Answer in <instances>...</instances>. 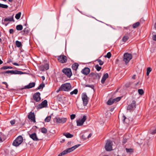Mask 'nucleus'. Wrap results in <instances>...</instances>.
Returning a JSON list of instances; mask_svg holds the SVG:
<instances>
[{
  "mask_svg": "<svg viewBox=\"0 0 156 156\" xmlns=\"http://www.w3.org/2000/svg\"><path fill=\"white\" fill-rule=\"evenodd\" d=\"M80 145V144H76L71 147L67 148L61 153H60L58 155V156H62L68 153H69L75 150Z\"/></svg>",
  "mask_w": 156,
  "mask_h": 156,
  "instance_id": "nucleus-1",
  "label": "nucleus"
},
{
  "mask_svg": "<svg viewBox=\"0 0 156 156\" xmlns=\"http://www.w3.org/2000/svg\"><path fill=\"white\" fill-rule=\"evenodd\" d=\"M1 73L4 74V75L7 76L8 75L7 74L10 73L11 74H23L26 73L23 72L21 71L18 70H8L5 71L4 72H2Z\"/></svg>",
  "mask_w": 156,
  "mask_h": 156,
  "instance_id": "nucleus-2",
  "label": "nucleus"
},
{
  "mask_svg": "<svg viewBox=\"0 0 156 156\" xmlns=\"http://www.w3.org/2000/svg\"><path fill=\"white\" fill-rule=\"evenodd\" d=\"M132 58L133 56L131 54L128 53H125L124 54L123 60L125 63L127 64L132 59Z\"/></svg>",
  "mask_w": 156,
  "mask_h": 156,
  "instance_id": "nucleus-3",
  "label": "nucleus"
},
{
  "mask_svg": "<svg viewBox=\"0 0 156 156\" xmlns=\"http://www.w3.org/2000/svg\"><path fill=\"white\" fill-rule=\"evenodd\" d=\"M23 141V138L21 136H18L13 142L12 145L16 147L19 146Z\"/></svg>",
  "mask_w": 156,
  "mask_h": 156,
  "instance_id": "nucleus-4",
  "label": "nucleus"
},
{
  "mask_svg": "<svg viewBox=\"0 0 156 156\" xmlns=\"http://www.w3.org/2000/svg\"><path fill=\"white\" fill-rule=\"evenodd\" d=\"M71 88V86L69 83H65L62 84L61 86V88L62 89V90L68 91H70Z\"/></svg>",
  "mask_w": 156,
  "mask_h": 156,
  "instance_id": "nucleus-5",
  "label": "nucleus"
},
{
  "mask_svg": "<svg viewBox=\"0 0 156 156\" xmlns=\"http://www.w3.org/2000/svg\"><path fill=\"white\" fill-rule=\"evenodd\" d=\"M112 142L110 140H107L105 145V149L107 151H110L112 150Z\"/></svg>",
  "mask_w": 156,
  "mask_h": 156,
  "instance_id": "nucleus-6",
  "label": "nucleus"
},
{
  "mask_svg": "<svg viewBox=\"0 0 156 156\" xmlns=\"http://www.w3.org/2000/svg\"><path fill=\"white\" fill-rule=\"evenodd\" d=\"M62 72L69 78H70L72 75L71 70L70 68H64L62 69Z\"/></svg>",
  "mask_w": 156,
  "mask_h": 156,
  "instance_id": "nucleus-7",
  "label": "nucleus"
},
{
  "mask_svg": "<svg viewBox=\"0 0 156 156\" xmlns=\"http://www.w3.org/2000/svg\"><path fill=\"white\" fill-rule=\"evenodd\" d=\"M57 58L59 62L62 63H66L67 59V57L64 55L58 56Z\"/></svg>",
  "mask_w": 156,
  "mask_h": 156,
  "instance_id": "nucleus-8",
  "label": "nucleus"
},
{
  "mask_svg": "<svg viewBox=\"0 0 156 156\" xmlns=\"http://www.w3.org/2000/svg\"><path fill=\"white\" fill-rule=\"evenodd\" d=\"M55 121L57 123H64L67 121V118H61L56 117L55 119Z\"/></svg>",
  "mask_w": 156,
  "mask_h": 156,
  "instance_id": "nucleus-9",
  "label": "nucleus"
},
{
  "mask_svg": "<svg viewBox=\"0 0 156 156\" xmlns=\"http://www.w3.org/2000/svg\"><path fill=\"white\" fill-rule=\"evenodd\" d=\"M81 97L83 105L84 106H86L88 102L87 97L86 93H83L82 94Z\"/></svg>",
  "mask_w": 156,
  "mask_h": 156,
  "instance_id": "nucleus-10",
  "label": "nucleus"
},
{
  "mask_svg": "<svg viewBox=\"0 0 156 156\" xmlns=\"http://www.w3.org/2000/svg\"><path fill=\"white\" fill-rule=\"evenodd\" d=\"M86 120V116L83 115V118L81 119H79L76 121L77 126H80L83 125Z\"/></svg>",
  "mask_w": 156,
  "mask_h": 156,
  "instance_id": "nucleus-11",
  "label": "nucleus"
},
{
  "mask_svg": "<svg viewBox=\"0 0 156 156\" xmlns=\"http://www.w3.org/2000/svg\"><path fill=\"white\" fill-rule=\"evenodd\" d=\"M28 119L30 120V121L33 122H35V117L34 112H30L28 115Z\"/></svg>",
  "mask_w": 156,
  "mask_h": 156,
  "instance_id": "nucleus-12",
  "label": "nucleus"
},
{
  "mask_svg": "<svg viewBox=\"0 0 156 156\" xmlns=\"http://www.w3.org/2000/svg\"><path fill=\"white\" fill-rule=\"evenodd\" d=\"M40 94V93L38 92L34 94L33 98L36 101L38 102L41 100Z\"/></svg>",
  "mask_w": 156,
  "mask_h": 156,
  "instance_id": "nucleus-13",
  "label": "nucleus"
},
{
  "mask_svg": "<svg viewBox=\"0 0 156 156\" xmlns=\"http://www.w3.org/2000/svg\"><path fill=\"white\" fill-rule=\"evenodd\" d=\"M136 101H133L132 103L129 105L127 108V110H130L135 108Z\"/></svg>",
  "mask_w": 156,
  "mask_h": 156,
  "instance_id": "nucleus-14",
  "label": "nucleus"
},
{
  "mask_svg": "<svg viewBox=\"0 0 156 156\" xmlns=\"http://www.w3.org/2000/svg\"><path fill=\"white\" fill-rule=\"evenodd\" d=\"M30 137L33 140L35 141H37L39 140V139L37 138V134L35 133H33L29 135Z\"/></svg>",
  "mask_w": 156,
  "mask_h": 156,
  "instance_id": "nucleus-15",
  "label": "nucleus"
},
{
  "mask_svg": "<svg viewBox=\"0 0 156 156\" xmlns=\"http://www.w3.org/2000/svg\"><path fill=\"white\" fill-rule=\"evenodd\" d=\"M90 72V69L87 67H85L81 71V73L85 75H87Z\"/></svg>",
  "mask_w": 156,
  "mask_h": 156,
  "instance_id": "nucleus-16",
  "label": "nucleus"
},
{
  "mask_svg": "<svg viewBox=\"0 0 156 156\" xmlns=\"http://www.w3.org/2000/svg\"><path fill=\"white\" fill-rule=\"evenodd\" d=\"M48 105V102L46 100H44L39 105L40 108L47 107Z\"/></svg>",
  "mask_w": 156,
  "mask_h": 156,
  "instance_id": "nucleus-17",
  "label": "nucleus"
},
{
  "mask_svg": "<svg viewBox=\"0 0 156 156\" xmlns=\"http://www.w3.org/2000/svg\"><path fill=\"white\" fill-rule=\"evenodd\" d=\"M35 85V83L34 82L30 83L29 84L25 86L24 88H22V89H30V88H32L34 87Z\"/></svg>",
  "mask_w": 156,
  "mask_h": 156,
  "instance_id": "nucleus-18",
  "label": "nucleus"
},
{
  "mask_svg": "<svg viewBox=\"0 0 156 156\" xmlns=\"http://www.w3.org/2000/svg\"><path fill=\"white\" fill-rule=\"evenodd\" d=\"M108 73H106L103 76L101 80V82L102 83H104L105 82L107 78H108Z\"/></svg>",
  "mask_w": 156,
  "mask_h": 156,
  "instance_id": "nucleus-19",
  "label": "nucleus"
},
{
  "mask_svg": "<svg viewBox=\"0 0 156 156\" xmlns=\"http://www.w3.org/2000/svg\"><path fill=\"white\" fill-rule=\"evenodd\" d=\"M13 15L11 17H8L6 18L5 19L4 21H13V22H14V20L13 19Z\"/></svg>",
  "mask_w": 156,
  "mask_h": 156,
  "instance_id": "nucleus-20",
  "label": "nucleus"
},
{
  "mask_svg": "<svg viewBox=\"0 0 156 156\" xmlns=\"http://www.w3.org/2000/svg\"><path fill=\"white\" fill-rule=\"evenodd\" d=\"M79 66V64L77 63H75L72 65V68L73 70H76Z\"/></svg>",
  "mask_w": 156,
  "mask_h": 156,
  "instance_id": "nucleus-21",
  "label": "nucleus"
},
{
  "mask_svg": "<svg viewBox=\"0 0 156 156\" xmlns=\"http://www.w3.org/2000/svg\"><path fill=\"white\" fill-rule=\"evenodd\" d=\"M114 102H115V101L114 99L110 98L107 101V103L108 105H111Z\"/></svg>",
  "mask_w": 156,
  "mask_h": 156,
  "instance_id": "nucleus-22",
  "label": "nucleus"
},
{
  "mask_svg": "<svg viewBox=\"0 0 156 156\" xmlns=\"http://www.w3.org/2000/svg\"><path fill=\"white\" fill-rule=\"evenodd\" d=\"M63 135L65 136L67 138H70L73 137V135L69 133H64Z\"/></svg>",
  "mask_w": 156,
  "mask_h": 156,
  "instance_id": "nucleus-23",
  "label": "nucleus"
},
{
  "mask_svg": "<svg viewBox=\"0 0 156 156\" xmlns=\"http://www.w3.org/2000/svg\"><path fill=\"white\" fill-rule=\"evenodd\" d=\"M149 132L152 134L154 135L156 133V127L154 128H152L149 131Z\"/></svg>",
  "mask_w": 156,
  "mask_h": 156,
  "instance_id": "nucleus-24",
  "label": "nucleus"
},
{
  "mask_svg": "<svg viewBox=\"0 0 156 156\" xmlns=\"http://www.w3.org/2000/svg\"><path fill=\"white\" fill-rule=\"evenodd\" d=\"M16 29L18 30H21L23 28V27L21 25H18L16 26Z\"/></svg>",
  "mask_w": 156,
  "mask_h": 156,
  "instance_id": "nucleus-25",
  "label": "nucleus"
},
{
  "mask_svg": "<svg viewBox=\"0 0 156 156\" xmlns=\"http://www.w3.org/2000/svg\"><path fill=\"white\" fill-rule=\"evenodd\" d=\"M129 39V37L127 35L124 36L122 38V41L124 42H126Z\"/></svg>",
  "mask_w": 156,
  "mask_h": 156,
  "instance_id": "nucleus-26",
  "label": "nucleus"
},
{
  "mask_svg": "<svg viewBox=\"0 0 156 156\" xmlns=\"http://www.w3.org/2000/svg\"><path fill=\"white\" fill-rule=\"evenodd\" d=\"M29 31L28 29L27 28H25L23 31L21 32V33L22 34H25L27 33Z\"/></svg>",
  "mask_w": 156,
  "mask_h": 156,
  "instance_id": "nucleus-27",
  "label": "nucleus"
},
{
  "mask_svg": "<svg viewBox=\"0 0 156 156\" xmlns=\"http://www.w3.org/2000/svg\"><path fill=\"white\" fill-rule=\"evenodd\" d=\"M45 86V84L44 83H41L37 88V89L40 90L42 89Z\"/></svg>",
  "mask_w": 156,
  "mask_h": 156,
  "instance_id": "nucleus-28",
  "label": "nucleus"
},
{
  "mask_svg": "<svg viewBox=\"0 0 156 156\" xmlns=\"http://www.w3.org/2000/svg\"><path fill=\"white\" fill-rule=\"evenodd\" d=\"M16 46L18 47H20L22 45L21 43L18 41H16Z\"/></svg>",
  "mask_w": 156,
  "mask_h": 156,
  "instance_id": "nucleus-29",
  "label": "nucleus"
},
{
  "mask_svg": "<svg viewBox=\"0 0 156 156\" xmlns=\"http://www.w3.org/2000/svg\"><path fill=\"white\" fill-rule=\"evenodd\" d=\"M140 24V23L139 22H137L133 24V27L134 28H135L137 27Z\"/></svg>",
  "mask_w": 156,
  "mask_h": 156,
  "instance_id": "nucleus-30",
  "label": "nucleus"
},
{
  "mask_svg": "<svg viewBox=\"0 0 156 156\" xmlns=\"http://www.w3.org/2000/svg\"><path fill=\"white\" fill-rule=\"evenodd\" d=\"M44 70H42L43 71L44 70V69H45L46 70H47L49 69V64L48 63H46L45 64L44 66Z\"/></svg>",
  "mask_w": 156,
  "mask_h": 156,
  "instance_id": "nucleus-31",
  "label": "nucleus"
},
{
  "mask_svg": "<svg viewBox=\"0 0 156 156\" xmlns=\"http://www.w3.org/2000/svg\"><path fill=\"white\" fill-rule=\"evenodd\" d=\"M126 152L127 153H131L133 151V149L132 148H126Z\"/></svg>",
  "mask_w": 156,
  "mask_h": 156,
  "instance_id": "nucleus-32",
  "label": "nucleus"
},
{
  "mask_svg": "<svg viewBox=\"0 0 156 156\" xmlns=\"http://www.w3.org/2000/svg\"><path fill=\"white\" fill-rule=\"evenodd\" d=\"M41 133H47V129L44 128V127H43L41 129Z\"/></svg>",
  "mask_w": 156,
  "mask_h": 156,
  "instance_id": "nucleus-33",
  "label": "nucleus"
},
{
  "mask_svg": "<svg viewBox=\"0 0 156 156\" xmlns=\"http://www.w3.org/2000/svg\"><path fill=\"white\" fill-rule=\"evenodd\" d=\"M78 93V90L77 89H74L73 91L70 92V94L73 95V94H76Z\"/></svg>",
  "mask_w": 156,
  "mask_h": 156,
  "instance_id": "nucleus-34",
  "label": "nucleus"
},
{
  "mask_svg": "<svg viewBox=\"0 0 156 156\" xmlns=\"http://www.w3.org/2000/svg\"><path fill=\"white\" fill-rule=\"evenodd\" d=\"M8 6L7 5L2 4L0 3V7L1 8L6 9L8 8Z\"/></svg>",
  "mask_w": 156,
  "mask_h": 156,
  "instance_id": "nucleus-35",
  "label": "nucleus"
},
{
  "mask_svg": "<svg viewBox=\"0 0 156 156\" xmlns=\"http://www.w3.org/2000/svg\"><path fill=\"white\" fill-rule=\"evenodd\" d=\"M21 14V12H19L17 14H16L15 16V18L17 20L19 19L20 18Z\"/></svg>",
  "mask_w": 156,
  "mask_h": 156,
  "instance_id": "nucleus-36",
  "label": "nucleus"
},
{
  "mask_svg": "<svg viewBox=\"0 0 156 156\" xmlns=\"http://www.w3.org/2000/svg\"><path fill=\"white\" fill-rule=\"evenodd\" d=\"M94 67L96 69L97 71H99L101 69V67L99 66L98 64L96 65Z\"/></svg>",
  "mask_w": 156,
  "mask_h": 156,
  "instance_id": "nucleus-37",
  "label": "nucleus"
},
{
  "mask_svg": "<svg viewBox=\"0 0 156 156\" xmlns=\"http://www.w3.org/2000/svg\"><path fill=\"white\" fill-rule=\"evenodd\" d=\"M51 119V116H48L45 119L44 121L45 122H49Z\"/></svg>",
  "mask_w": 156,
  "mask_h": 156,
  "instance_id": "nucleus-38",
  "label": "nucleus"
},
{
  "mask_svg": "<svg viewBox=\"0 0 156 156\" xmlns=\"http://www.w3.org/2000/svg\"><path fill=\"white\" fill-rule=\"evenodd\" d=\"M151 71V69L150 67H149L147 69V76L149 75L150 72Z\"/></svg>",
  "mask_w": 156,
  "mask_h": 156,
  "instance_id": "nucleus-39",
  "label": "nucleus"
},
{
  "mask_svg": "<svg viewBox=\"0 0 156 156\" xmlns=\"http://www.w3.org/2000/svg\"><path fill=\"white\" fill-rule=\"evenodd\" d=\"M138 92L139 94L142 95L144 93V91L142 89H139L138 90Z\"/></svg>",
  "mask_w": 156,
  "mask_h": 156,
  "instance_id": "nucleus-40",
  "label": "nucleus"
},
{
  "mask_svg": "<svg viewBox=\"0 0 156 156\" xmlns=\"http://www.w3.org/2000/svg\"><path fill=\"white\" fill-rule=\"evenodd\" d=\"M101 74L100 73H96L95 74V78H98V79H99L100 77L101 76H100Z\"/></svg>",
  "mask_w": 156,
  "mask_h": 156,
  "instance_id": "nucleus-41",
  "label": "nucleus"
},
{
  "mask_svg": "<svg viewBox=\"0 0 156 156\" xmlns=\"http://www.w3.org/2000/svg\"><path fill=\"white\" fill-rule=\"evenodd\" d=\"M85 86L86 87H88L91 88L92 89H94V86L93 85H90V84H87L85 85Z\"/></svg>",
  "mask_w": 156,
  "mask_h": 156,
  "instance_id": "nucleus-42",
  "label": "nucleus"
},
{
  "mask_svg": "<svg viewBox=\"0 0 156 156\" xmlns=\"http://www.w3.org/2000/svg\"><path fill=\"white\" fill-rule=\"evenodd\" d=\"M96 61H97L99 63V64L100 65L102 66L104 62L102 61L101 59H97L96 60Z\"/></svg>",
  "mask_w": 156,
  "mask_h": 156,
  "instance_id": "nucleus-43",
  "label": "nucleus"
},
{
  "mask_svg": "<svg viewBox=\"0 0 156 156\" xmlns=\"http://www.w3.org/2000/svg\"><path fill=\"white\" fill-rule=\"evenodd\" d=\"M111 56V54L110 52H109L107 53V55L105 56V57H107L108 58H110Z\"/></svg>",
  "mask_w": 156,
  "mask_h": 156,
  "instance_id": "nucleus-44",
  "label": "nucleus"
},
{
  "mask_svg": "<svg viewBox=\"0 0 156 156\" xmlns=\"http://www.w3.org/2000/svg\"><path fill=\"white\" fill-rule=\"evenodd\" d=\"M121 98L120 97H119L113 99L114 100L115 102L116 103V102H117L119 101L121 99Z\"/></svg>",
  "mask_w": 156,
  "mask_h": 156,
  "instance_id": "nucleus-45",
  "label": "nucleus"
},
{
  "mask_svg": "<svg viewBox=\"0 0 156 156\" xmlns=\"http://www.w3.org/2000/svg\"><path fill=\"white\" fill-rule=\"evenodd\" d=\"M8 69V66H4L1 68L0 69L1 70H5Z\"/></svg>",
  "mask_w": 156,
  "mask_h": 156,
  "instance_id": "nucleus-46",
  "label": "nucleus"
},
{
  "mask_svg": "<svg viewBox=\"0 0 156 156\" xmlns=\"http://www.w3.org/2000/svg\"><path fill=\"white\" fill-rule=\"evenodd\" d=\"M76 117V115L75 114H72L70 115V119L71 120L73 119Z\"/></svg>",
  "mask_w": 156,
  "mask_h": 156,
  "instance_id": "nucleus-47",
  "label": "nucleus"
},
{
  "mask_svg": "<svg viewBox=\"0 0 156 156\" xmlns=\"http://www.w3.org/2000/svg\"><path fill=\"white\" fill-rule=\"evenodd\" d=\"M152 39L153 40L156 41V34L153 35L152 37Z\"/></svg>",
  "mask_w": 156,
  "mask_h": 156,
  "instance_id": "nucleus-48",
  "label": "nucleus"
},
{
  "mask_svg": "<svg viewBox=\"0 0 156 156\" xmlns=\"http://www.w3.org/2000/svg\"><path fill=\"white\" fill-rule=\"evenodd\" d=\"M14 30L12 29H11L9 30V32L10 34H12L14 32Z\"/></svg>",
  "mask_w": 156,
  "mask_h": 156,
  "instance_id": "nucleus-49",
  "label": "nucleus"
},
{
  "mask_svg": "<svg viewBox=\"0 0 156 156\" xmlns=\"http://www.w3.org/2000/svg\"><path fill=\"white\" fill-rule=\"evenodd\" d=\"M10 123L11 125H13L15 123V120H12L10 121Z\"/></svg>",
  "mask_w": 156,
  "mask_h": 156,
  "instance_id": "nucleus-50",
  "label": "nucleus"
},
{
  "mask_svg": "<svg viewBox=\"0 0 156 156\" xmlns=\"http://www.w3.org/2000/svg\"><path fill=\"white\" fill-rule=\"evenodd\" d=\"M2 133H0V142H2Z\"/></svg>",
  "mask_w": 156,
  "mask_h": 156,
  "instance_id": "nucleus-51",
  "label": "nucleus"
},
{
  "mask_svg": "<svg viewBox=\"0 0 156 156\" xmlns=\"http://www.w3.org/2000/svg\"><path fill=\"white\" fill-rule=\"evenodd\" d=\"M126 119V117L125 116L123 115L122 117V120L123 122H125V120Z\"/></svg>",
  "mask_w": 156,
  "mask_h": 156,
  "instance_id": "nucleus-52",
  "label": "nucleus"
},
{
  "mask_svg": "<svg viewBox=\"0 0 156 156\" xmlns=\"http://www.w3.org/2000/svg\"><path fill=\"white\" fill-rule=\"evenodd\" d=\"M81 138L84 140H86V136L84 135H82Z\"/></svg>",
  "mask_w": 156,
  "mask_h": 156,
  "instance_id": "nucleus-53",
  "label": "nucleus"
},
{
  "mask_svg": "<svg viewBox=\"0 0 156 156\" xmlns=\"http://www.w3.org/2000/svg\"><path fill=\"white\" fill-rule=\"evenodd\" d=\"M95 73H90V75L91 76H94V77L95 75Z\"/></svg>",
  "mask_w": 156,
  "mask_h": 156,
  "instance_id": "nucleus-54",
  "label": "nucleus"
},
{
  "mask_svg": "<svg viewBox=\"0 0 156 156\" xmlns=\"http://www.w3.org/2000/svg\"><path fill=\"white\" fill-rule=\"evenodd\" d=\"M13 65H14L15 66H20V65L19 64H18V63H16V62H14L13 63Z\"/></svg>",
  "mask_w": 156,
  "mask_h": 156,
  "instance_id": "nucleus-55",
  "label": "nucleus"
},
{
  "mask_svg": "<svg viewBox=\"0 0 156 156\" xmlns=\"http://www.w3.org/2000/svg\"><path fill=\"white\" fill-rule=\"evenodd\" d=\"M60 90H62V89L61 88V87L59 88L56 91L57 93H58Z\"/></svg>",
  "mask_w": 156,
  "mask_h": 156,
  "instance_id": "nucleus-56",
  "label": "nucleus"
},
{
  "mask_svg": "<svg viewBox=\"0 0 156 156\" xmlns=\"http://www.w3.org/2000/svg\"><path fill=\"white\" fill-rule=\"evenodd\" d=\"M92 135V134L91 133H90L88 136L87 137V138L89 139V138H90L91 137Z\"/></svg>",
  "mask_w": 156,
  "mask_h": 156,
  "instance_id": "nucleus-57",
  "label": "nucleus"
},
{
  "mask_svg": "<svg viewBox=\"0 0 156 156\" xmlns=\"http://www.w3.org/2000/svg\"><path fill=\"white\" fill-rule=\"evenodd\" d=\"M135 77H136V75H134L132 77V78L133 79H135Z\"/></svg>",
  "mask_w": 156,
  "mask_h": 156,
  "instance_id": "nucleus-58",
  "label": "nucleus"
},
{
  "mask_svg": "<svg viewBox=\"0 0 156 156\" xmlns=\"http://www.w3.org/2000/svg\"><path fill=\"white\" fill-rule=\"evenodd\" d=\"M3 63V62L1 59H0V65L2 64Z\"/></svg>",
  "mask_w": 156,
  "mask_h": 156,
  "instance_id": "nucleus-59",
  "label": "nucleus"
},
{
  "mask_svg": "<svg viewBox=\"0 0 156 156\" xmlns=\"http://www.w3.org/2000/svg\"><path fill=\"white\" fill-rule=\"evenodd\" d=\"M8 69H12V67L10 66H8Z\"/></svg>",
  "mask_w": 156,
  "mask_h": 156,
  "instance_id": "nucleus-60",
  "label": "nucleus"
},
{
  "mask_svg": "<svg viewBox=\"0 0 156 156\" xmlns=\"http://www.w3.org/2000/svg\"><path fill=\"white\" fill-rule=\"evenodd\" d=\"M41 78L43 80H45V77L44 76H42Z\"/></svg>",
  "mask_w": 156,
  "mask_h": 156,
  "instance_id": "nucleus-61",
  "label": "nucleus"
},
{
  "mask_svg": "<svg viewBox=\"0 0 156 156\" xmlns=\"http://www.w3.org/2000/svg\"><path fill=\"white\" fill-rule=\"evenodd\" d=\"M114 110V108H112L110 109V111L111 112H112Z\"/></svg>",
  "mask_w": 156,
  "mask_h": 156,
  "instance_id": "nucleus-62",
  "label": "nucleus"
},
{
  "mask_svg": "<svg viewBox=\"0 0 156 156\" xmlns=\"http://www.w3.org/2000/svg\"><path fill=\"white\" fill-rule=\"evenodd\" d=\"M154 28L156 30V23H155L154 26Z\"/></svg>",
  "mask_w": 156,
  "mask_h": 156,
  "instance_id": "nucleus-63",
  "label": "nucleus"
},
{
  "mask_svg": "<svg viewBox=\"0 0 156 156\" xmlns=\"http://www.w3.org/2000/svg\"><path fill=\"white\" fill-rule=\"evenodd\" d=\"M2 83L4 84H7V83L5 82H2Z\"/></svg>",
  "mask_w": 156,
  "mask_h": 156,
  "instance_id": "nucleus-64",
  "label": "nucleus"
}]
</instances>
